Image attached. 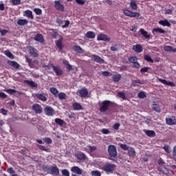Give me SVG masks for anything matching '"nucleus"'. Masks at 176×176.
Returning a JSON list of instances; mask_svg holds the SVG:
<instances>
[{"label": "nucleus", "instance_id": "obj_41", "mask_svg": "<svg viewBox=\"0 0 176 176\" xmlns=\"http://www.w3.org/2000/svg\"><path fill=\"white\" fill-rule=\"evenodd\" d=\"M25 14H26V16L28 17H29L32 20L34 19V15H32V11H31V10H26V11H25Z\"/></svg>", "mask_w": 176, "mask_h": 176}, {"label": "nucleus", "instance_id": "obj_4", "mask_svg": "<svg viewBox=\"0 0 176 176\" xmlns=\"http://www.w3.org/2000/svg\"><path fill=\"white\" fill-rule=\"evenodd\" d=\"M123 13L124 14H125V16H127L128 17H140L141 16V14L140 12H133L129 10H124Z\"/></svg>", "mask_w": 176, "mask_h": 176}, {"label": "nucleus", "instance_id": "obj_46", "mask_svg": "<svg viewBox=\"0 0 176 176\" xmlns=\"http://www.w3.org/2000/svg\"><path fill=\"white\" fill-rule=\"evenodd\" d=\"M138 97L139 98H146V94H145L144 91H141V92L138 93Z\"/></svg>", "mask_w": 176, "mask_h": 176}, {"label": "nucleus", "instance_id": "obj_17", "mask_svg": "<svg viewBox=\"0 0 176 176\" xmlns=\"http://www.w3.org/2000/svg\"><path fill=\"white\" fill-rule=\"evenodd\" d=\"M46 94L41 93V94H36V97L38 100H41V101H47V98H46Z\"/></svg>", "mask_w": 176, "mask_h": 176}, {"label": "nucleus", "instance_id": "obj_40", "mask_svg": "<svg viewBox=\"0 0 176 176\" xmlns=\"http://www.w3.org/2000/svg\"><path fill=\"white\" fill-rule=\"evenodd\" d=\"M55 123H56V124H58V126H63L64 123L65 122L60 118H56Z\"/></svg>", "mask_w": 176, "mask_h": 176}, {"label": "nucleus", "instance_id": "obj_14", "mask_svg": "<svg viewBox=\"0 0 176 176\" xmlns=\"http://www.w3.org/2000/svg\"><path fill=\"white\" fill-rule=\"evenodd\" d=\"M32 109H33V111H34V112L36 113H42V112H43L42 107H41V105H39L38 104H34L32 106Z\"/></svg>", "mask_w": 176, "mask_h": 176}, {"label": "nucleus", "instance_id": "obj_8", "mask_svg": "<svg viewBox=\"0 0 176 176\" xmlns=\"http://www.w3.org/2000/svg\"><path fill=\"white\" fill-rule=\"evenodd\" d=\"M54 72H55L56 76H61V75H63L64 71H63V69H61V67L56 65L54 67L53 69Z\"/></svg>", "mask_w": 176, "mask_h": 176}, {"label": "nucleus", "instance_id": "obj_33", "mask_svg": "<svg viewBox=\"0 0 176 176\" xmlns=\"http://www.w3.org/2000/svg\"><path fill=\"white\" fill-rule=\"evenodd\" d=\"M152 109H153L155 111V112H157L158 113L161 111L160 106L159 104H155V103L153 104Z\"/></svg>", "mask_w": 176, "mask_h": 176}, {"label": "nucleus", "instance_id": "obj_13", "mask_svg": "<svg viewBox=\"0 0 176 176\" xmlns=\"http://www.w3.org/2000/svg\"><path fill=\"white\" fill-rule=\"evenodd\" d=\"M76 157H77V160H79V162H85V160L87 159V157L83 153H78L76 154Z\"/></svg>", "mask_w": 176, "mask_h": 176}, {"label": "nucleus", "instance_id": "obj_38", "mask_svg": "<svg viewBox=\"0 0 176 176\" xmlns=\"http://www.w3.org/2000/svg\"><path fill=\"white\" fill-rule=\"evenodd\" d=\"M113 82H119L120 79L122 78V75L120 74H116L113 76Z\"/></svg>", "mask_w": 176, "mask_h": 176}, {"label": "nucleus", "instance_id": "obj_50", "mask_svg": "<svg viewBox=\"0 0 176 176\" xmlns=\"http://www.w3.org/2000/svg\"><path fill=\"white\" fill-rule=\"evenodd\" d=\"M43 68H47V69H54V65L52 64V63H50L48 64L47 65H43Z\"/></svg>", "mask_w": 176, "mask_h": 176}, {"label": "nucleus", "instance_id": "obj_35", "mask_svg": "<svg viewBox=\"0 0 176 176\" xmlns=\"http://www.w3.org/2000/svg\"><path fill=\"white\" fill-rule=\"evenodd\" d=\"M50 91L55 96V97H57L58 96V90H57V88L56 87H51L50 89Z\"/></svg>", "mask_w": 176, "mask_h": 176}, {"label": "nucleus", "instance_id": "obj_19", "mask_svg": "<svg viewBox=\"0 0 176 176\" xmlns=\"http://www.w3.org/2000/svg\"><path fill=\"white\" fill-rule=\"evenodd\" d=\"M92 57H94V60L96 63H98L99 64H104V59H102L98 55H92Z\"/></svg>", "mask_w": 176, "mask_h": 176}, {"label": "nucleus", "instance_id": "obj_42", "mask_svg": "<svg viewBox=\"0 0 176 176\" xmlns=\"http://www.w3.org/2000/svg\"><path fill=\"white\" fill-rule=\"evenodd\" d=\"M52 167L47 166V165H43V171H45V173H47V174H50V170H51Z\"/></svg>", "mask_w": 176, "mask_h": 176}, {"label": "nucleus", "instance_id": "obj_36", "mask_svg": "<svg viewBox=\"0 0 176 176\" xmlns=\"http://www.w3.org/2000/svg\"><path fill=\"white\" fill-rule=\"evenodd\" d=\"M166 124H169V126L175 124V120H173L172 118H166Z\"/></svg>", "mask_w": 176, "mask_h": 176}, {"label": "nucleus", "instance_id": "obj_23", "mask_svg": "<svg viewBox=\"0 0 176 176\" xmlns=\"http://www.w3.org/2000/svg\"><path fill=\"white\" fill-rule=\"evenodd\" d=\"M86 38H88V39H94L96 38V33L94 32H87L85 34Z\"/></svg>", "mask_w": 176, "mask_h": 176}, {"label": "nucleus", "instance_id": "obj_47", "mask_svg": "<svg viewBox=\"0 0 176 176\" xmlns=\"http://www.w3.org/2000/svg\"><path fill=\"white\" fill-rule=\"evenodd\" d=\"M120 147L121 149H123V151H129V149H130L127 144H120Z\"/></svg>", "mask_w": 176, "mask_h": 176}, {"label": "nucleus", "instance_id": "obj_26", "mask_svg": "<svg viewBox=\"0 0 176 176\" xmlns=\"http://www.w3.org/2000/svg\"><path fill=\"white\" fill-rule=\"evenodd\" d=\"M144 133L148 137H156V133L155 131L146 130L144 131Z\"/></svg>", "mask_w": 176, "mask_h": 176}, {"label": "nucleus", "instance_id": "obj_45", "mask_svg": "<svg viewBox=\"0 0 176 176\" xmlns=\"http://www.w3.org/2000/svg\"><path fill=\"white\" fill-rule=\"evenodd\" d=\"M129 61L131 62L132 64L137 63L138 61V58L136 56H131L129 58Z\"/></svg>", "mask_w": 176, "mask_h": 176}, {"label": "nucleus", "instance_id": "obj_39", "mask_svg": "<svg viewBox=\"0 0 176 176\" xmlns=\"http://www.w3.org/2000/svg\"><path fill=\"white\" fill-rule=\"evenodd\" d=\"M37 148L38 149H41V151H45V152L50 153V148H46L44 146H42L41 144H37L36 145Z\"/></svg>", "mask_w": 176, "mask_h": 176}, {"label": "nucleus", "instance_id": "obj_64", "mask_svg": "<svg viewBox=\"0 0 176 176\" xmlns=\"http://www.w3.org/2000/svg\"><path fill=\"white\" fill-rule=\"evenodd\" d=\"M102 134H109V133H111V131H109V129H102Z\"/></svg>", "mask_w": 176, "mask_h": 176}, {"label": "nucleus", "instance_id": "obj_16", "mask_svg": "<svg viewBox=\"0 0 176 176\" xmlns=\"http://www.w3.org/2000/svg\"><path fill=\"white\" fill-rule=\"evenodd\" d=\"M133 50L136 53H142V51L144 50V48L140 44H136L133 46Z\"/></svg>", "mask_w": 176, "mask_h": 176}, {"label": "nucleus", "instance_id": "obj_49", "mask_svg": "<svg viewBox=\"0 0 176 176\" xmlns=\"http://www.w3.org/2000/svg\"><path fill=\"white\" fill-rule=\"evenodd\" d=\"M11 3H12V5H14V6H17V5H21V0H12Z\"/></svg>", "mask_w": 176, "mask_h": 176}, {"label": "nucleus", "instance_id": "obj_18", "mask_svg": "<svg viewBox=\"0 0 176 176\" xmlns=\"http://www.w3.org/2000/svg\"><path fill=\"white\" fill-rule=\"evenodd\" d=\"M34 41L36 42H39L40 43H43L45 42V39H43V36L41 34H37L34 37Z\"/></svg>", "mask_w": 176, "mask_h": 176}, {"label": "nucleus", "instance_id": "obj_58", "mask_svg": "<svg viewBox=\"0 0 176 176\" xmlns=\"http://www.w3.org/2000/svg\"><path fill=\"white\" fill-rule=\"evenodd\" d=\"M173 160H175V162H176V146H175L173 148Z\"/></svg>", "mask_w": 176, "mask_h": 176}, {"label": "nucleus", "instance_id": "obj_48", "mask_svg": "<svg viewBox=\"0 0 176 176\" xmlns=\"http://www.w3.org/2000/svg\"><path fill=\"white\" fill-rule=\"evenodd\" d=\"M144 60H146V61H147L148 63H153V59H152V58H151V56L148 55H144Z\"/></svg>", "mask_w": 176, "mask_h": 176}, {"label": "nucleus", "instance_id": "obj_29", "mask_svg": "<svg viewBox=\"0 0 176 176\" xmlns=\"http://www.w3.org/2000/svg\"><path fill=\"white\" fill-rule=\"evenodd\" d=\"M137 83H139V85H144V83H145V82L144 80H135L132 81V86H133V87H135V86H138Z\"/></svg>", "mask_w": 176, "mask_h": 176}, {"label": "nucleus", "instance_id": "obj_7", "mask_svg": "<svg viewBox=\"0 0 176 176\" xmlns=\"http://www.w3.org/2000/svg\"><path fill=\"white\" fill-rule=\"evenodd\" d=\"M54 8L58 12H64V5L60 1H54Z\"/></svg>", "mask_w": 176, "mask_h": 176}, {"label": "nucleus", "instance_id": "obj_44", "mask_svg": "<svg viewBox=\"0 0 176 176\" xmlns=\"http://www.w3.org/2000/svg\"><path fill=\"white\" fill-rule=\"evenodd\" d=\"M4 54H6V56H7V57H9V58H12V59L14 58L13 54H12V52H10V51L9 50L5 51Z\"/></svg>", "mask_w": 176, "mask_h": 176}, {"label": "nucleus", "instance_id": "obj_12", "mask_svg": "<svg viewBox=\"0 0 176 176\" xmlns=\"http://www.w3.org/2000/svg\"><path fill=\"white\" fill-rule=\"evenodd\" d=\"M55 44L59 50H63L64 49V45H63V36H60L59 39L55 41Z\"/></svg>", "mask_w": 176, "mask_h": 176}, {"label": "nucleus", "instance_id": "obj_3", "mask_svg": "<svg viewBox=\"0 0 176 176\" xmlns=\"http://www.w3.org/2000/svg\"><path fill=\"white\" fill-rule=\"evenodd\" d=\"M109 105H111V101L104 100L102 102V107L99 109L100 112H107L109 109Z\"/></svg>", "mask_w": 176, "mask_h": 176}, {"label": "nucleus", "instance_id": "obj_10", "mask_svg": "<svg viewBox=\"0 0 176 176\" xmlns=\"http://www.w3.org/2000/svg\"><path fill=\"white\" fill-rule=\"evenodd\" d=\"M98 41H104V42H109L111 41V38L108 36L107 34H100L98 36Z\"/></svg>", "mask_w": 176, "mask_h": 176}, {"label": "nucleus", "instance_id": "obj_20", "mask_svg": "<svg viewBox=\"0 0 176 176\" xmlns=\"http://www.w3.org/2000/svg\"><path fill=\"white\" fill-rule=\"evenodd\" d=\"M165 52H170V53H176V48H174L170 45H166L164 47Z\"/></svg>", "mask_w": 176, "mask_h": 176}, {"label": "nucleus", "instance_id": "obj_54", "mask_svg": "<svg viewBox=\"0 0 176 176\" xmlns=\"http://www.w3.org/2000/svg\"><path fill=\"white\" fill-rule=\"evenodd\" d=\"M91 174L93 176H101V172L98 170H94Z\"/></svg>", "mask_w": 176, "mask_h": 176}, {"label": "nucleus", "instance_id": "obj_34", "mask_svg": "<svg viewBox=\"0 0 176 176\" xmlns=\"http://www.w3.org/2000/svg\"><path fill=\"white\" fill-rule=\"evenodd\" d=\"M73 109L74 111H80V109H82V105L78 102H76L73 104Z\"/></svg>", "mask_w": 176, "mask_h": 176}, {"label": "nucleus", "instance_id": "obj_15", "mask_svg": "<svg viewBox=\"0 0 176 176\" xmlns=\"http://www.w3.org/2000/svg\"><path fill=\"white\" fill-rule=\"evenodd\" d=\"M50 174L52 175H58L60 174V169L57 166H52L50 170Z\"/></svg>", "mask_w": 176, "mask_h": 176}, {"label": "nucleus", "instance_id": "obj_9", "mask_svg": "<svg viewBox=\"0 0 176 176\" xmlns=\"http://www.w3.org/2000/svg\"><path fill=\"white\" fill-rule=\"evenodd\" d=\"M158 170L159 171H160V173H162V174H164L165 175H167V176L171 175V173H170V170L166 166H159Z\"/></svg>", "mask_w": 176, "mask_h": 176}, {"label": "nucleus", "instance_id": "obj_11", "mask_svg": "<svg viewBox=\"0 0 176 176\" xmlns=\"http://www.w3.org/2000/svg\"><path fill=\"white\" fill-rule=\"evenodd\" d=\"M25 60L30 68H35V64H38V60H32V59H30L27 56H25Z\"/></svg>", "mask_w": 176, "mask_h": 176}, {"label": "nucleus", "instance_id": "obj_22", "mask_svg": "<svg viewBox=\"0 0 176 176\" xmlns=\"http://www.w3.org/2000/svg\"><path fill=\"white\" fill-rule=\"evenodd\" d=\"M8 64H9V65H11V67H13L14 68H16V69H19L20 68V65L14 60L8 61Z\"/></svg>", "mask_w": 176, "mask_h": 176}, {"label": "nucleus", "instance_id": "obj_31", "mask_svg": "<svg viewBox=\"0 0 176 176\" xmlns=\"http://www.w3.org/2000/svg\"><path fill=\"white\" fill-rule=\"evenodd\" d=\"M73 49H74V52H77V53H80V54L83 53V52H85L83 50V49H82V47H80V46H79V45H74L73 47Z\"/></svg>", "mask_w": 176, "mask_h": 176}, {"label": "nucleus", "instance_id": "obj_62", "mask_svg": "<svg viewBox=\"0 0 176 176\" xmlns=\"http://www.w3.org/2000/svg\"><path fill=\"white\" fill-rule=\"evenodd\" d=\"M8 32H9V31H8L6 30H0V33L2 36H4V35H6V34H8Z\"/></svg>", "mask_w": 176, "mask_h": 176}, {"label": "nucleus", "instance_id": "obj_5", "mask_svg": "<svg viewBox=\"0 0 176 176\" xmlns=\"http://www.w3.org/2000/svg\"><path fill=\"white\" fill-rule=\"evenodd\" d=\"M28 52L32 57L36 58V57H38V56H39V54H38V50H36V49L34 48V47L28 46Z\"/></svg>", "mask_w": 176, "mask_h": 176}, {"label": "nucleus", "instance_id": "obj_52", "mask_svg": "<svg viewBox=\"0 0 176 176\" xmlns=\"http://www.w3.org/2000/svg\"><path fill=\"white\" fill-rule=\"evenodd\" d=\"M6 91H7V93H9V94H13L14 93H19V94H21V93H19V91H16L15 89H7L6 90Z\"/></svg>", "mask_w": 176, "mask_h": 176}, {"label": "nucleus", "instance_id": "obj_43", "mask_svg": "<svg viewBox=\"0 0 176 176\" xmlns=\"http://www.w3.org/2000/svg\"><path fill=\"white\" fill-rule=\"evenodd\" d=\"M57 97H58L59 100H65L67 98V95L65 93L60 92L58 94Z\"/></svg>", "mask_w": 176, "mask_h": 176}, {"label": "nucleus", "instance_id": "obj_60", "mask_svg": "<svg viewBox=\"0 0 176 176\" xmlns=\"http://www.w3.org/2000/svg\"><path fill=\"white\" fill-rule=\"evenodd\" d=\"M44 142H46V144H52V140L50 139V138H45L43 139Z\"/></svg>", "mask_w": 176, "mask_h": 176}, {"label": "nucleus", "instance_id": "obj_55", "mask_svg": "<svg viewBox=\"0 0 176 176\" xmlns=\"http://www.w3.org/2000/svg\"><path fill=\"white\" fill-rule=\"evenodd\" d=\"M110 50L111 52H118V50H119V47H118V45H115L114 46H111Z\"/></svg>", "mask_w": 176, "mask_h": 176}, {"label": "nucleus", "instance_id": "obj_61", "mask_svg": "<svg viewBox=\"0 0 176 176\" xmlns=\"http://www.w3.org/2000/svg\"><path fill=\"white\" fill-rule=\"evenodd\" d=\"M149 69H150V67H143V68H142V69H140V72H141L142 74H144V73H145V72H148V71H149Z\"/></svg>", "mask_w": 176, "mask_h": 176}, {"label": "nucleus", "instance_id": "obj_37", "mask_svg": "<svg viewBox=\"0 0 176 176\" xmlns=\"http://www.w3.org/2000/svg\"><path fill=\"white\" fill-rule=\"evenodd\" d=\"M153 32H159L160 34H166V30L160 28H156L153 30Z\"/></svg>", "mask_w": 176, "mask_h": 176}, {"label": "nucleus", "instance_id": "obj_63", "mask_svg": "<svg viewBox=\"0 0 176 176\" xmlns=\"http://www.w3.org/2000/svg\"><path fill=\"white\" fill-rule=\"evenodd\" d=\"M7 173H9V174H14L16 171L13 170V168L10 167L7 170Z\"/></svg>", "mask_w": 176, "mask_h": 176}, {"label": "nucleus", "instance_id": "obj_57", "mask_svg": "<svg viewBox=\"0 0 176 176\" xmlns=\"http://www.w3.org/2000/svg\"><path fill=\"white\" fill-rule=\"evenodd\" d=\"M163 149L165 151V152H166V153H171V150L168 146H164Z\"/></svg>", "mask_w": 176, "mask_h": 176}, {"label": "nucleus", "instance_id": "obj_28", "mask_svg": "<svg viewBox=\"0 0 176 176\" xmlns=\"http://www.w3.org/2000/svg\"><path fill=\"white\" fill-rule=\"evenodd\" d=\"M130 8L132 9V10H137V9H138V6H137L135 1L132 0L130 2Z\"/></svg>", "mask_w": 176, "mask_h": 176}, {"label": "nucleus", "instance_id": "obj_6", "mask_svg": "<svg viewBox=\"0 0 176 176\" xmlns=\"http://www.w3.org/2000/svg\"><path fill=\"white\" fill-rule=\"evenodd\" d=\"M44 112L47 116H53V115L56 113V111L50 106L45 107L44 109Z\"/></svg>", "mask_w": 176, "mask_h": 176}, {"label": "nucleus", "instance_id": "obj_21", "mask_svg": "<svg viewBox=\"0 0 176 176\" xmlns=\"http://www.w3.org/2000/svg\"><path fill=\"white\" fill-rule=\"evenodd\" d=\"M24 82L26 85H28V86H30V87H38V84L35 83V82L30 80H25Z\"/></svg>", "mask_w": 176, "mask_h": 176}, {"label": "nucleus", "instance_id": "obj_27", "mask_svg": "<svg viewBox=\"0 0 176 176\" xmlns=\"http://www.w3.org/2000/svg\"><path fill=\"white\" fill-rule=\"evenodd\" d=\"M80 96L82 98L87 97V94H89V91H87V89H81L78 91Z\"/></svg>", "mask_w": 176, "mask_h": 176}, {"label": "nucleus", "instance_id": "obj_51", "mask_svg": "<svg viewBox=\"0 0 176 176\" xmlns=\"http://www.w3.org/2000/svg\"><path fill=\"white\" fill-rule=\"evenodd\" d=\"M118 97H120V98H122V100H126V94H124V92H118Z\"/></svg>", "mask_w": 176, "mask_h": 176}, {"label": "nucleus", "instance_id": "obj_32", "mask_svg": "<svg viewBox=\"0 0 176 176\" xmlns=\"http://www.w3.org/2000/svg\"><path fill=\"white\" fill-rule=\"evenodd\" d=\"M18 25H25L26 24H28V20L27 19H19L17 21Z\"/></svg>", "mask_w": 176, "mask_h": 176}, {"label": "nucleus", "instance_id": "obj_30", "mask_svg": "<svg viewBox=\"0 0 176 176\" xmlns=\"http://www.w3.org/2000/svg\"><path fill=\"white\" fill-rule=\"evenodd\" d=\"M128 155L131 156V157H134L135 156V151L132 147H129Z\"/></svg>", "mask_w": 176, "mask_h": 176}, {"label": "nucleus", "instance_id": "obj_24", "mask_svg": "<svg viewBox=\"0 0 176 176\" xmlns=\"http://www.w3.org/2000/svg\"><path fill=\"white\" fill-rule=\"evenodd\" d=\"M140 32L141 33V35L144 36L146 39H149L151 38V35L148 34V32L145 31L144 29H140Z\"/></svg>", "mask_w": 176, "mask_h": 176}, {"label": "nucleus", "instance_id": "obj_59", "mask_svg": "<svg viewBox=\"0 0 176 176\" xmlns=\"http://www.w3.org/2000/svg\"><path fill=\"white\" fill-rule=\"evenodd\" d=\"M173 160H175V162H176V146H175L173 148Z\"/></svg>", "mask_w": 176, "mask_h": 176}, {"label": "nucleus", "instance_id": "obj_25", "mask_svg": "<svg viewBox=\"0 0 176 176\" xmlns=\"http://www.w3.org/2000/svg\"><path fill=\"white\" fill-rule=\"evenodd\" d=\"M159 24H160L161 25H163L164 27H171V24L170 23V22H168V21L167 19L163 21H159Z\"/></svg>", "mask_w": 176, "mask_h": 176}, {"label": "nucleus", "instance_id": "obj_53", "mask_svg": "<svg viewBox=\"0 0 176 176\" xmlns=\"http://www.w3.org/2000/svg\"><path fill=\"white\" fill-rule=\"evenodd\" d=\"M62 175L63 176H69V171L67 169L62 170Z\"/></svg>", "mask_w": 176, "mask_h": 176}, {"label": "nucleus", "instance_id": "obj_56", "mask_svg": "<svg viewBox=\"0 0 176 176\" xmlns=\"http://www.w3.org/2000/svg\"><path fill=\"white\" fill-rule=\"evenodd\" d=\"M34 12L36 13V14H38V15L42 14V10L39 8H34Z\"/></svg>", "mask_w": 176, "mask_h": 176}, {"label": "nucleus", "instance_id": "obj_1", "mask_svg": "<svg viewBox=\"0 0 176 176\" xmlns=\"http://www.w3.org/2000/svg\"><path fill=\"white\" fill-rule=\"evenodd\" d=\"M109 160H116L118 157V150H116V146L115 145H109L107 148Z\"/></svg>", "mask_w": 176, "mask_h": 176}, {"label": "nucleus", "instance_id": "obj_2", "mask_svg": "<svg viewBox=\"0 0 176 176\" xmlns=\"http://www.w3.org/2000/svg\"><path fill=\"white\" fill-rule=\"evenodd\" d=\"M116 170V165L115 164H105L102 167V170L105 173H113Z\"/></svg>", "mask_w": 176, "mask_h": 176}]
</instances>
